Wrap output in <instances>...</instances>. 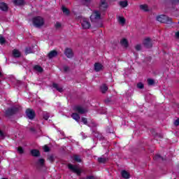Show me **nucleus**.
Masks as SVG:
<instances>
[{
  "mask_svg": "<svg viewBox=\"0 0 179 179\" xmlns=\"http://www.w3.org/2000/svg\"><path fill=\"white\" fill-rule=\"evenodd\" d=\"M90 18L92 23H94L95 27H103V21H101V14L100 11L94 10Z\"/></svg>",
  "mask_w": 179,
  "mask_h": 179,
  "instance_id": "f257e3e1",
  "label": "nucleus"
},
{
  "mask_svg": "<svg viewBox=\"0 0 179 179\" xmlns=\"http://www.w3.org/2000/svg\"><path fill=\"white\" fill-rule=\"evenodd\" d=\"M20 111V107L17 106H14L10 108H8L5 111V115L7 118H10V117H13V115H16L17 113Z\"/></svg>",
  "mask_w": 179,
  "mask_h": 179,
  "instance_id": "f03ea898",
  "label": "nucleus"
},
{
  "mask_svg": "<svg viewBox=\"0 0 179 179\" xmlns=\"http://www.w3.org/2000/svg\"><path fill=\"white\" fill-rule=\"evenodd\" d=\"M157 20L160 22V23H165L166 24H171V23H173V18L166 15H161L157 16Z\"/></svg>",
  "mask_w": 179,
  "mask_h": 179,
  "instance_id": "7ed1b4c3",
  "label": "nucleus"
},
{
  "mask_svg": "<svg viewBox=\"0 0 179 179\" xmlns=\"http://www.w3.org/2000/svg\"><path fill=\"white\" fill-rule=\"evenodd\" d=\"M33 24L35 27L40 29L42 26H44V18L41 16L34 17L32 20Z\"/></svg>",
  "mask_w": 179,
  "mask_h": 179,
  "instance_id": "20e7f679",
  "label": "nucleus"
},
{
  "mask_svg": "<svg viewBox=\"0 0 179 179\" xmlns=\"http://www.w3.org/2000/svg\"><path fill=\"white\" fill-rule=\"evenodd\" d=\"M68 167L69 170L73 171V173L77 174V176H80V174H82V170L78 168V166L72 165V164H69Z\"/></svg>",
  "mask_w": 179,
  "mask_h": 179,
  "instance_id": "39448f33",
  "label": "nucleus"
},
{
  "mask_svg": "<svg viewBox=\"0 0 179 179\" xmlns=\"http://www.w3.org/2000/svg\"><path fill=\"white\" fill-rule=\"evenodd\" d=\"M25 114L29 120H34V118H36V111L31 108H27L25 111Z\"/></svg>",
  "mask_w": 179,
  "mask_h": 179,
  "instance_id": "423d86ee",
  "label": "nucleus"
},
{
  "mask_svg": "<svg viewBox=\"0 0 179 179\" xmlns=\"http://www.w3.org/2000/svg\"><path fill=\"white\" fill-rule=\"evenodd\" d=\"M44 166H45V159L41 158L36 163V167L37 170H41Z\"/></svg>",
  "mask_w": 179,
  "mask_h": 179,
  "instance_id": "0eeeda50",
  "label": "nucleus"
},
{
  "mask_svg": "<svg viewBox=\"0 0 179 179\" xmlns=\"http://www.w3.org/2000/svg\"><path fill=\"white\" fill-rule=\"evenodd\" d=\"M99 9L103 12L108 9V3L106 0H100Z\"/></svg>",
  "mask_w": 179,
  "mask_h": 179,
  "instance_id": "6e6552de",
  "label": "nucleus"
},
{
  "mask_svg": "<svg viewBox=\"0 0 179 179\" xmlns=\"http://www.w3.org/2000/svg\"><path fill=\"white\" fill-rule=\"evenodd\" d=\"M143 44L145 48H152V47H153V44L152 43V39L150 38H145L143 41Z\"/></svg>",
  "mask_w": 179,
  "mask_h": 179,
  "instance_id": "1a4fd4ad",
  "label": "nucleus"
},
{
  "mask_svg": "<svg viewBox=\"0 0 179 179\" xmlns=\"http://www.w3.org/2000/svg\"><path fill=\"white\" fill-rule=\"evenodd\" d=\"M64 55L67 58H73V52L72 51V49L69 48H66L64 50Z\"/></svg>",
  "mask_w": 179,
  "mask_h": 179,
  "instance_id": "9d476101",
  "label": "nucleus"
},
{
  "mask_svg": "<svg viewBox=\"0 0 179 179\" xmlns=\"http://www.w3.org/2000/svg\"><path fill=\"white\" fill-rule=\"evenodd\" d=\"M73 110H75L77 113H78V114H85V113L87 112V110L80 106H75Z\"/></svg>",
  "mask_w": 179,
  "mask_h": 179,
  "instance_id": "9b49d317",
  "label": "nucleus"
},
{
  "mask_svg": "<svg viewBox=\"0 0 179 179\" xmlns=\"http://www.w3.org/2000/svg\"><path fill=\"white\" fill-rule=\"evenodd\" d=\"M103 66L101 65V63L99 62H96L94 64V69L95 71V72H100V71L103 70Z\"/></svg>",
  "mask_w": 179,
  "mask_h": 179,
  "instance_id": "f8f14e48",
  "label": "nucleus"
},
{
  "mask_svg": "<svg viewBox=\"0 0 179 179\" xmlns=\"http://www.w3.org/2000/svg\"><path fill=\"white\" fill-rule=\"evenodd\" d=\"M55 57H58V52L57 50H52L48 54L49 59H52V58H55Z\"/></svg>",
  "mask_w": 179,
  "mask_h": 179,
  "instance_id": "ddd939ff",
  "label": "nucleus"
},
{
  "mask_svg": "<svg viewBox=\"0 0 179 179\" xmlns=\"http://www.w3.org/2000/svg\"><path fill=\"white\" fill-rule=\"evenodd\" d=\"M30 153L34 157H40V156L41 155V153H40V151L37 149L31 150Z\"/></svg>",
  "mask_w": 179,
  "mask_h": 179,
  "instance_id": "4468645a",
  "label": "nucleus"
},
{
  "mask_svg": "<svg viewBox=\"0 0 179 179\" xmlns=\"http://www.w3.org/2000/svg\"><path fill=\"white\" fill-rule=\"evenodd\" d=\"M0 9L3 12H8L9 7L8 6V4L2 2V3H0Z\"/></svg>",
  "mask_w": 179,
  "mask_h": 179,
  "instance_id": "2eb2a0df",
  "label": "nucleus"
},
{
  "mask_svg": "<svg viewBox=\"0 0 179 179\" xmlns=\"http://www.w3.org/2000/svg\"><path fill=\"white\" fill-rule=\"evenodd\" d=\"M120 44L124 48H128L129 47V43H128V39L124 38L120 41Z\"/></svg>",
  "mask_w": 179,
  "mask_h": 179,
  "instance_id": "dca6fc26",
  "label": "nucleus"
},
{
  "mask_svg": "<svg viewBox=\"0 0 179 179\" xmlns=\"http://www.w3.org/2000/svg\"><path fill=\"white\" fill-rule=\"evenodd\" d=\"M90 22L87 20H83L82 22V27L83 29H90Z\"/></svg>",
  "mask_w": 179,
  "mask_h": 179,
  "instance_id": "f3484780",
  "label": "nucleus"
},
{
  "mask_svg": "<svg viewBox=\"0 0 179 179\" xmlns=\"http://www.w3.org/2000/svg\"><path fill=\"white\" fill-rule=\"evenodd\" d=\"M121 174H122V178H125V179L131 178V174H129V173L125 170L122 171Z\"/></svg>",
  "mask_w": 179,
  "mask_h": 179,
  "instance_id": "a211bd4d",
  "label": "nucleus"
},
{
  "mask_svg": "<svg viewBox=\"0 0 179 179\" xmlns=\"http://www.w3.org/2000/svg\"><path fill=\"white\" fill-rule=\"evenodd\" d=\"M52 87L56 89V90H57V92H59V93H62V92H64V89L59 87V85L57 83H53Z\"/></svg>",
  "mask_w": 179,
  "mask_h": 179,
  "instance_id": "6ab92c4d",
  "label": "nucleus"
},
{
  "mask_svg": "<svg viewBox=\"0 0 179 179\" xmlns=\"http://www.w3.org/2000/svg\"><path fill=\"white\" fill-rule=\"evenodd\" d=\"M62 10L63 13L66 15V16H69V15H71V11L69 10V9L66 8L65 6H62Z\"/></svg>",
  "mask_w": 179,
  "mask_h": 179,
  "instance_id": "aec40b11",
  "label": "nucleus"
},
{
  "mask_svg": "<svg viewBox=\"0 0 179 179\" xmlns=\"http://www.w3.org/2000/svg\"><path fill=\"white\" fill-rule=\"evenodd\" d=\"M34 70L36 71V72H38L39 73H41L43 72V67H41V66L40 65H35L34 66Z\"/></svg>",
  "mask_w": 179,
  "mask_h": 179,
  "instance_id": "412c9836",
  "label": "nucleus"
},
{
  "mask_svg": "<svg viewBox=\"0 0 179 179\" xmlns=\"http://www.w3.org/2000/svg\"><path fill=\"white\" fill-rule=\"evenodd\" d=\"M20 52L18 50L15 49L13 50V57L14 58H20Z\"/></svg>",
  "mask_w": 179,
  "mask_h": 179,
  "instance_id": "4be33fe9",
  "label": "nucleus"
},
{
  "mask_svg": "<svg viewBox=\"0 0 179 179\" xmlns=\"http://www.w3.org/2000/svg\"><path fill=\"white\" fill-rule=\"evenodd\" d=\"M154 160H157L158 162H164L165 158L162 157L160 155H157L154 157Z\"/></svg>",
  "mask_w": 179,
  "mask_h": 179,
  "instance_id": "5701e85b",
  "label": "nucleus"
},
{
  "mask_svg": "<svg viewBox=\"0 0 179 179\" xmlns=\"http://www.w3.org/2000/svg\"><path fill=\"white\" fill-rule=\"evenodd\" d=\"M13 3L17 6H22L24 3V0H13Z\"/></svg>",
  "mask_w": 179,
  "mask_h": 179,
  "instance_id": "b1692460",
  "label": "nucleus"
},
{
  "mask_svg": "<svg viewBox=\"0 0 179 179\" xmlns=\"http://www.w3.org/2000/svg\"><path fill=\"white\" fill-rule=\"evenodd\" d=\"M119 5L122 8H127V6H128V1L127 0L121 1L119 2Z\"/></svg>",
  "mask_w": 179,
  "mask_h": 179,
  "instance_id": "393cba45",
  "label": "nucleus"
},
{
  "mask_svg": "<svg viewBox=\"0 0 179 179\" xmlns=\"http://www.w3.org/2000/svg\"><path fill=\"white\" fill-rule=\"evenodd\" d=\"M71 117L75 121H77V122H79V120H80V116L78 113H73L71 115Z\"/></svg>",
  "mask_w": 179,
  "mask_h": 179,
  "instance_id": "a878e982",
  "label": "nucleus"
},
{
  "mask_svg": "<svg viewBox=\"0 0 179 179\" xmlns=\"http://www.w3.org/2000/svg\"><path fill=\"white\" fill-rule=\"evenodd\" d=\"M73 160L74 162H77V163H81L82 159H80V156L78 155H73Z\"/></svg>",
  "mask_w": 179,
  "mask_h": 179,
  "instance_id": "bb28decb",
  "label": "nucleus"
},
{
  "mask_svg": "<svg viewBox=\"0 0 179 179\" xmlns=\"http://www.w3.org/2000/svg\"><path fill=\"white\" fill-rule=\"evenodd\" d=\"M140 9L141 10H144V12H149V9L148 8V5L146 4L140 5Z\"/></svg>",
  "mask_w": 179,
  "mask_h": 179,
  "instance_id": "cd10ccee",
  "label": "nucleus"
},
{
  "mask_svg": "<svg viewBox=\"0 0 179 179\" xmlns=\"http://www.w3.org/2000/svg\"><path fill=\"white\" fill-rule=\"evenodd\" d=\"M107 90H108V87H107V85H106V84H103L101 87V93L104 94V93H106V92H107Z\"/></svg>",
  "mask_w": 179,
  "mask_h": 179,
  "instance_id": "c85d7f7f",
  "label": "nucleus"
},
{
  "mask_svg": "<svg viewBox=\"0 0 179 179\" xmlns=\"http://www.w3.org/2000/svg\"><path fill=\"white\" fill-rule=\"evenodd\" d=\"M42 115L43 117V120H45V121L48 120V119L50 118V113L47 112H43Z\"/></svg>",
  "mask_w": 179,
  "mask_h": 179,
  "instance_id": "c756f323",
  "label": "nucleus"
},
{
  "mask_svg": "<svg viewBox=\"0 0 179 179\" xmlns=\"http://www.w3.org/2000/svg\"><path fill=\"white\" fill-rule=\"evenodd\" d=\"M108 160V158H106V157H99L98 158V162L99 163H106V162H107Z\"/></svg>",
  "mask_w": 179,
  "mask_h": 179,
  "instance_id": "7c9ffc66",
  "label": "nucleus"
},
{
  "mask_svg": "<svg viewBox=\"0 0 179 179\" xmlns=\"http://www.w3.org/2000/svg\"><path fill=\"white\" fill-rule=\"evenodd\" d=\"M179 0H171L169 3L171 5L172 8H174L176 5L178 4Z\"/></svg>",
  "mask_w": 179,
  "mask_h": 179,
  "instance_id": "2f4dec72",
  "label": "nucleus"
},
{
  "mask_svg": "<svg viewBox=\"0 0 179 179\" xmlns=\"http://www.w3.org/2000/svg\"><path fill=\"white\" fill-rule=\"evenodd\" d=\"M92 134L94 138H96V139H100V138H101V136L100 135V134H99V132L94 130L92 131Z\"/></svg>",
  "mask_w": 179,
  "mask_h": 179,
  "instance_id": "473e14b6",
  "label": "nucleus"
},
{
  "mask_svg": "<svg viewBox=\"0 0 179 179\" xmlns=\"http://www.w3.org/2000/svg\"><path fill=\"white\" fill-rule=\"evenodd\" d=\"M48 160H50L51 163H54L55 162V158L54 157V155H48Z\"/></svg>",
  "mask_w": 179,
  "mask_h": 179,
  "instance_id": "72a5a7b5",
  "label": "nucleus"
},
{
  "mask_svg": "<svg viewBox=\"0 0 179 179\" xmlns=\"http://www.w3.org/2000/svg\"><path fill=\"white\" fill-rule=\"evenodd\" d=\"M147 82L148 83V86H153V85H155V80L152 78H148Z\"/></svg>",
  "mask_w": 179,
  "mask_h": 179,
  "instance_id": "f704fd0d",
  "label": "nucleus"
},
{
  "mask_svg": "<svg viewBox=\"0 0 179 179\" xmlns=\"http://www.w3.org/2000/svg\"><path fill=\"white\" fill-rule=\"evenodd\" d=\"M17 152H18L20 155H23V153H24V150L23 149V147L20 146L17 148Z\"/></svg>",
  "mask_w": 179,
  "mask_h": 179,
  "instance_id": "c9c22d12",
  "label": "nucleus"
},
{
  "mask_svg": "<svg viewBox=\"0 0 179 179\" xmlns=\"http://www.w3.org/2000/svg\"><path fill=\"white\" fill-rule=\"evenodd\" d=\"M33 52V48L31 47H27L25 49V54H31Z\"/></svg>",
  "mask_w": 179,
  "mask_h": 179,
  "instance_id": "e433bc0d",
  "label": "nucleus"
},
{
  "mask_svg": "<svg viewBox=\"0 0 179 179\" xmlns=\"http://www.w3.org/2000/svg\"><path fill=\"white\" fill-rule=\"evenodd\" d=\"M126 20L122 17H119V22L120 24H125Z\"/></svg>",
  "mask_w": 179,
  "mask_h": 179,
  "instance_id": "4c0bfd02",
  "label": "nucleus"
},
{
  "mask_svg": "<svg viewBox=\"0 0 179 179\" xmlns=\"http://www.w3.org/2000/svg\"><path fill=\"white\" fill-rule=\"evenodd\" d=\"M88 127H90V128H95L96 127H97V124H96V122L92 121L89 124H87Z\"/></svg>",
  "mask_w": 179,
  "mask_h": 179,
  "instance_id": "58836bf2",
  "label": "nucleus"
},
{
  "mask_svg": "<svg viewBox=\"0 0 179 179\" xmlns=\"http://www.w3.org/2000/svg\"><path fill=\"white\" fill-rule=\"evenodd\" d=\"M6 41L5 38L0 35V44H5Z\"/></svg>",
  "mask_w": 179,
  "mask_h": 179,
  "instance_id": "ea45409f",
  "label": "nucleus"
},
{
  "mask_svg": "<svg viewBox=\"0 0 179 179\" xmlns=\"http://www.w3.org/2000/svg\"><path fill=\"white\" fill-rule=\"evenodd\" d=\"M137 87L138 89H143L145 87V85H143L142 83H137Z\"/></svg>",
  "mask_w": 179,
  "mask_h": 179,
  "instance_id": "a19ab883",
  "label": "nucleus"
},
{
  "mask_svg": "<svg viewBox=\"0 0 179 179\" xmlns=\"http://www.w3.org/2000/svg\"><path fill=\"white\" fill-rule=\"evenodd\" d=\"M81 121H82V122H83V124H85V125H88L87 124V118L82 117L81 118Z\"/></svg>",
  "mask_w": 179,
  "mask_h": 179,
  "instance_id": "79ce46f5",
  "label": "nucleus"
},
{
  "mask_svg": "<svg viewBox=\"0 0 179 179\" xmlns=\"http://www.w3.org/2000/svg\"><path fill=\"white\" fill-rule=\"evenodd\" d=\"M43 150L45 152H50V147H48V145H44Z\"/></svg>",
  "mask_w": 179,
  "mask_h": 179,
  "instance_id": "37998d69",
  "label": "nucleus"
},
{
  "mask_svg": "<svg viewBox=\"0 0 179 179\" xmlns=\"http://www.w3.org/2000/svg\"><path fill=\"white\" fill-rule=\"evenodd\" d=\"M62 26V24H61V23L60 22H56V24H55V27L56 28V29H61V27Z\"/></svg>",
  "mask_w": 179,
  "mask_h": 179,
  "instance_id": "c03bdc74",
  "label": "nucleus"
},
{
  "mask_svg": "<svg viewBox=\"0 0 179 179\" xmlns=\"http://www.w3.org/2000/svg\"><path fill=\"white\" fill-rule=\"evenodd\" d=\"M135 48H136V51H141V50H142V46L141 45H136L135 46Z\"/></svg>",
  "mask_w": 179,
  "mask_h": 179,
  "instance_id": "a18cd8bd",
  "label": "nucleus"
},
{
  "mask_svg": "<svg viewBox=\"0 0 179 179\" xmlns=\"http://www.w3.org/2000/svg\"><path fill=\"white\" fill-rule=\"evenodd\" d=\"M29 131L32 133V134H37V131L36 130V129L34 127H31L29 129Z\"/></svg>",
  "mask_w": 179,
  "mask_h": 179,
  "instance_id": "49530a36",
  "label": "nucleus"
},
{
  "mask_svg": "<svg viewBox=\"0 0 179 179\" xmlns=\"http://www.w3.org/2000/svg\"><path fill=\"white\" fill-rule=\"evenodd\" d=\"M104 102L106 104H110V103H111V99L110 98H107L106 99L104 100Z\"/></svg>",
  "mask_w": 179,
  "mask_h": 179,
  "instance_id": "de8ad7c7",
  "label": "nucleus"
},
{
  "mask_svg": "<svg viewBox=\"0 0 179 179\" xmlns=\"http://www.w3.org/2000/svg\"><path fill=\"white\" fill-rule=\"evenodd\" d=\"M150 132L153 135V136H156V135H157V133H156V130H155L154 129H152Z\"/></svg>",
  "mask_w": 179,
  "mask_h": 179,
  "instance_id": "09e8293b",
  "label": "nucleus"
},
{
  "mask_svg": "<svg viewBox=\"0 0 179 179\" xmlns=\"http://www.w3.org/2000/svg\"><path fill=\"white\" fill-rule=\"evenodd\" d=\"M63 69H64V72H69V66H64V67H63Z\"/></svg>",
  "mask_w": 179,
  "mask_h": 179,
  "instance_id": "8fccbe9b",
  "label": "nucleus"
},
{
  "mask_svg": "<svg viewBox=\"0 0 179 179\" xmlns=\"http://www.w3.org/2000/svg\"><path fill=\"white\" fill-rule=\"evenodd\" d=\"M0 138H2V139H3V138H5V134L3 133V131L2 130H0Z\"/></svg>",
  "mask_w": 179,
  "mask_h": 179,
  "instance_id": "3c124183",
  "label": "nucleus"
},
{
  "mask_svg": "<svg viewBox=\"0 0 179 179\" xmlns=\"http://www.w3.org/2000/svg\"><path fill=\"white\" fill-rule=\"evenodd\" d=\"M106 131L108 133V134H113L114 131H113V129L111 128H108Z\"/></svg>",
  "mask_w": 179,
  "mask_h": 179,
  "instance_id": "603ef678",
  "label": "nucleus"
},
{
  "mask_svg": "<svg viewBox=\"0 0 179 179\" xmlns=\"http://www.w3.org/2000/svg\"><path fill=\"white\" fill-rule=\"evenodd\" d=\"M174 125H175V127H178V125H179V119H177V120L174 122Z\"/></svg>",
  "mask_w": 179,
  "mask_h": 179,
  "instance_id": "864d4df0",
  "label": "nucleus"
},
{
  "mask_svg": "<svg viewBox=\"0 0 179 179\" xmlns=\"http://www.w3.org/2000/svg\"><path fill=\"white\" fill-rule=\"evenodd\" d=\"M126 96H127V97H131V96H132V93H131V92H127L126 93Z\"/></svg>",
  "mask_w": 179,
  "mask_h": 179,
  "instance_id": "5fc2aeb1",
  "label": "nucleus"
},
{
  "mask_svg": "<svg viewBox=\"0 0 179 179\" xmlns=\"http://www.w3.org/2000/svg\"><path fill=\"white\" fill-rule=\"evenodd\" d=\"M156 136H158V138H163V135L162 134H157V135H155V138H156Z\"/></svg>",
  "mask_w": 179,
  "mask_h": 179,
  "instance_id": "6e6d98bb",
  "label": "nucleus"
},
{
  "mask_svg": "<svg viewBox=\"0 0 179 179\" xmlns=\"http://www.w3.org/2000/svg\"><path fill=\"white\" fill-rule=\"evenodd\" d=\"M2 78H3V74H2L1 72H0V83H1V79H2Z\"/></svg>",
  "mask_w": 179,
  "mask_h": 179,
  "instance_id": "4d7b16f0",
  "label": "nucleus"
},
{
  "mask_svg": "<svg viewBox=\"0 0 179 179\" xmlns=\"http://www.w3.org/2000/svg\"><path fill=\"white\" fill-rule=\"evenodd\" d=\"M176 38H179V31L176 33Z\"/></svg>",
  "mask_w": 179,
  "mask_h": 179,
  "instance_id": "13d9d810",
  "label": "nucleus"
},
{
  "mask_svg": "<svg viewBox=\"0 0 179 179\" xmlns=\"http://www.w3.org/2000/svg\"><path fill=\"white\" fill-rule=\"evenodd\" d=\"M84 1H85V2H90V1L92 0H84Z\"/></svg>",
  "mask_w": 179,
  "mask_h": 179,
  "instance_id": "bf43d9fd",
  "label": "nucleus"
},
{
  "mask_svg": "<svg viewBox=\"0 0 179 179\" xmlns=\"http://www.w3.org/2000/svg\"><path fill=\"white\" fill-rule=\"evenodd\" d=\"M17 84H18V85H21V84H22V82L18 81V82H17Z\"/></svg>",
  "mask_w": 179,
  "mask_h": 179,
  "instance_id": "052dcab7",
  "label": "nucleus"
},
{
  "mask_svg": "<svg viewBox=\"0 0 179 179\" xmlns=\"http://www.w3.org/2000/svg\"><path fill=\"white\" fill-rule=\"evenodd\" d=\"M40 113H41V110H39V111H38V114H40Z\"/></svg>",
  "mask_w": 179,
  "mask_h": 179,
  "instance_id": "680f3d73",
  "label": "nucleus"
}]
</instances>
